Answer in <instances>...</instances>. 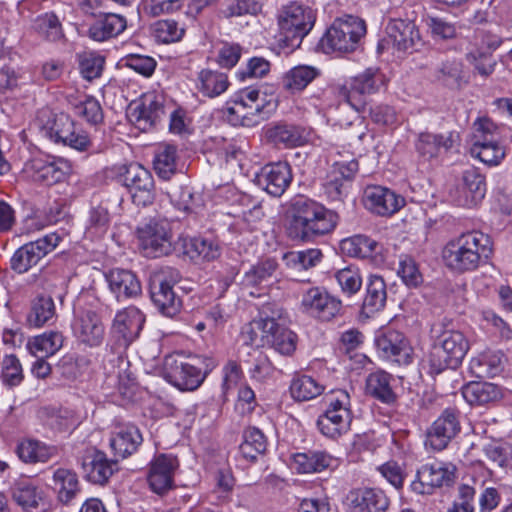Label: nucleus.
I'll return each mask as SVG.
<instances>
[{"label": "nucleus", "instance_id": "1", "mask_svg": "<svg viewBox=\"0 0 512 512\" xmlns=\"http://www.w3.org/2000/svg\"><path fill=\"white\" fill-rule=\"evenodd\" d=\"M288 218L289 237L304 242L332 232L338 223L334 211L305 196H296L290 201Z\"/></svg>", "mask_w": 512, "mask_h": 512}, {"label": "nucleus", "instance_id": "2", "mask_svg": "<svg viewBox=\"0 0 512 512\" xmlns=\"http://www.w3.org/2000/svg\"><path fill=\"white\" fill-rule=\"evenodd\" d=\"M492 253L490 236L479 230H472L449 240L443 248L442 258L451 271L465 273L486 263Z\"/></svg>", "mask_w": 512, "mask_h": 512}, {"label": "nucleus", "instance_id": "3", "mask_svg": "<svg viewBox=\"0 0 512 512\" xmlns=\"http://www.w3.org/2000/svg\"><path fill=\"white\" fill-rule=\"evenodd\" d=\"M215 363L207 357H188L171 354L165 357L163 376L173 386L182 391H194L205 380Z\"/></svg>", "mask_w": 512, "mask_h": 512}, {"label": "nucleus", "instance_id": "4", "mask_svg": "<svg viewBox=\"0 0 512 512\" xmlns=\"http://www.w3.org/2000/svg\"><path fill=\"white\" fill-rule=\"evenodd\" d=\"M469 348V341L461 331H443L424 360L429 374L438 375L447 369L458 368Z\"/></svg>", "mask_w": 512, "mask_h": 512}, {"label": "nucleus", "instance_id": "5", "mask_svg": "<svg viewBox=\"0 0 512 512\" xmlns=\"http://www.w3.org/2000/svg\"><path fill=\"white\" fill-rule=\"evenodd\" d=\"M284 311L275 304H265L260 319L255 321L262 333V344L274 348L282 355H291L297 344L296 334L285 326Z\"/></svg>", "mask_w": 512, "mask_h": 512}, {"label": "nucleus", "instance_id": "6", "mask_svg": "<svg viewBox=\"0 0 512 512\" xmlns=\"http://www.w3.org/2000/svg\"><path fill=\"white\" fill-rule=\"evenodd\" d=\"M326 410L317 419L321 434L338 439L350 430L353 420L351 398L343 389L332 390L324 396Z\"/></svg>", "mask_w": 512, "mask_h": 512}, {"label": "nucleus", "instance_id": "7", "mask_svg": "<svg viewBox=\"0 0 512 512\" xmlns=\"http://www.w3.org/2000/svg\"><path fill=\"white\" fill-rule=\"evenodd\" d=\"M316 16L312 8L298 1L283 5L277 14V22L282 41L289 48L299 47L302 39L315 24Z\"/></svg>", "mask_w": 512, "mask_h": 512}, {"label": "nucleus", "instance_id": "8", "mask_svg": "<svg viewBox=\"0 0 512 512\" xmlns=\"http://www.w3.org/2000/svg\"><path fill=\"white\" fill-rule=\"evenodd\" d=\"M366 34L365 22L355 16L336 19L320 40L324 52L350 53L355 51Z\"/></svg>", "mask_w": 512, "mask_h": 512}, {"label": "nucleus", "instance_id": "9", "mask_svg": "<svg viewBox=\"0 0 512 512\" xmlns=\"http://www.w3.org/2000/svg\"><path fill=\"white\" fill-rule=\"evenodd\" d=\"M266 104L265 95L258 89H242L227 102V119L234 126H256L267 115Z\"/></svg>", "mask_w": 512, "mask_h": 512}, {"label": "nucleus", "instance_id": "10", "mask_svg": "<svg viewBox=\"0 0 512 512\" xmlns=\"http://www.w3.org/2000/svg\"><path fill=\"white\" fill-rule=\"evenodd\" d=\"M140 247L147 257L167 256L174 250L171 222L166 218H151L137 229Z\"/></svg>", "mask_w": 512, "mask_h": 512}, {"label": "nucleus", "instance_id": "11", "mask_svg": "<svg viewBox=\"0 0 512 512\" xmlns=\"http://www.w3.org/2000/svg\"><path fill=\"white\" fill-rule=\"evenodd\" d=\"M145 322L144 314L134 306L119 311L113 321L110 336V350L121 355L138 338Z\"/></svg>", "mask_w": 512, "mask_h": 512}, {"label": "nucleus", "instance_id": "12", "mask_svg": "<svg viewBox=\"0 0 512 512\" xmlns=\"http://www.w3.org/2000/svg\"><path fill=\"white\" fill-rule=\"evenodd\" d=\"M456 466L450 462L434 460L423 464L411 483V489L417 494H432L434 489L448 487L456 480Z\"/></svg>", "mask_w": 512, "mask_h": 512}, {"label": "nucleus", "instance_id": "13", "mask_svg": "<svg viewBox=\"0 0 512 512\" xmlns=\"http://www.w3.org/2000/svg\"><path fill=\"white\" fill-rule=\"evenodd\" d=\"M46 134L56 143H63L78 151H87L92 142L86 132L77 129L69 115L59 113L48 119L43 126Z\"/></svg>", "mask_w": 512, "mask_h": 512}, {"label": "nucleus", "instance_id": "14", "mask_svg": "<svg viewBox=\"0 0 512 512\" xmlns=\"http://www.w3.org/2000/svg\"><path fill=\"white\" fill-rule=\"evenodd\" d=\"M61 241L57 233H50L35 241L28 242L19 247L10 260L13 271L23 274L36 266L47 254L52 252Z\"/></svg>", "mask_w": 512, "mask_h": 512}, {"label": "nucleus", "instance_id": "15", "mask_svg": "<svg viewBox=\"0 0 512 512\" xmlns=\"http://www.w3.org/2000/svg\"><path fill=\"white\" fill-rule=\"evenodd\" d=\"M71 171L70 163L54 156H37L26 162L25 174L34 182L51 186L63 182Z\"/></svg>", "mask_w": 512, "mask_h": 512}, {"label": "nucleus", "instance_id": "16", "mask_svg": "<svg viewBox=\"0 0 512 512\" xmlns=\"http://www.w3.org/2000/svg\"><path fill=\"white\" fill-rule=\"evenodd\" d=\"M164 102L162 95L146 93L139 100L130 103L127 116L137 128L147 131L157 125L166 114Z\"/></svg>", "mask_w": 512, "mask_h": 512}, {"label": "nucleus", "instance_id": "17", "mask_svg": "<svg viewBox=\"0 0 512 512\" xmlns=\"http://www.w3.org/2000/svg\"><path fill=\"white\" fill-rule=\"evenodd\" d=\"M385 83V77L379 68L369 67L362 73L346 81L341 88V94L355 109L363 104V98L378 92Z\"/></svg>", "mask_w": 512, "mask_h": 512}, {"label": "nucleus", "instance_id": "18", "mask_svg": "<svg viewBox=\"0 0 512 512\" xmlns=\"http://www.w3.org/2000/svg\"><path fill=\"white\" fill-rule=\"evenodd\" d=\"M301 309L311 317L329 322L340 314L342 302L321 287H311L302 294Z\"/></svg>", "mask_w": 512, "mask_h": 512}, {"label": "nucleus", "instance_id": "19", "mask_svg": "<svg viewBox=\"0 0 512 512\" xmlns=\"http://www.w3.org/2000/svg\"><path fill=\"white\" fill-rule=\"evenodd\" d=\"M420 42L419 31L413 21L392 19L386 26V37L379 43V48L407 52Z\"/></svg>", "mask_w": 512, "mask_h": 512}, {"label": "nucleus", "instance_id": "20", "mask_svg": "<svg viewBox=\"0 0 512 512\" xmlns=\"http://www.w3.org/2000/svg\"><path fill=\"white\" fill-rule=\"evenodd\" d=\"M460 415L457 408L444 409L427 431V444L434 450L445 449L461 431Z\"/></svg>", "mask_w": 512, "mask_h": 512}, {"label": "nucleus", "instance_id": "21", "mask_svg": "<svg viewBox=\"0 0 512 512\" xmlns=\"http://www.w3.org/2000/svg\"><path fill=\"white\" fill-rule=\"evenodd\" d=\"M123 184L129 189L133 202L147 206L154 200V180L151 173L139 163L125 166Z\"/></svg>", "mask_w": 512, "mask_h": 512}, {"label": "nucleus", "instance_id": "22", "mask_svg": "<svg viewBox=\"0 0 512 512\" xmlns=\"http://www.w3.org/2000/svg\"><path fill=\"white\" fill-rule=\"evenodd\" d=\"M80 465L84 478L98 485H104L117 471V460H112L95 447L86 448L81 457Z\"/></svg>", "mask_w": 512, "mask_h": 512}, {"label": "nucleus", "instance_id": "23", "mask_svg": "<svg viewBox=\"0 0 512 512\" xmlns=\"http://www.w3.org/2000/svg\"><path fill=\"white\" fill-rule=\"evenodd\" d=\"M375 346L380 355L386 359L407 365L412 361V348L403 333L386 329L375 338Z\"/></svg>", "mask_w": 512, "mask_h": 512}, {"label": "nucleus", "instance_id": "24", "mask_svg": "<svg viewBox=\"0 0 512 512\" xmlns=\"http://www.w3.org/2000/svg\"><path fill=\"white\" fill-rule=\"evenodd\" d=\"M292 179L290 165L282 161L266 164L256 175L257 185L274 197L283 195Z\"/></svg>", "mask_w": 512, "mask_h": 512}, {"label": "nucleus", "instance_id": "25", "mask_svg": "<svg viewBox=\"0 0 512 512\" xmlns=\"http://www.w3.org/2000/svg\"><path fill=\"white\" fill-rule=\"evenodd\" d=\"M179 463L171 454L155 456L150 463L148 483L153 492L159 495L165 494L174 484V473Z\"/></svg>", "mask_w": 512, "mask_h": 512}, {"label": "nucleus", "instance_id": "26", "mask_svg": "<svg viewBox=\"0 0 512 512\" xmlns=\"http://www.w3.org/2000/svg\"><path fill=\"white\" fill-rule=\"evenodd\" d=\"M364 205L379 216H391L404 205L405 199L382 186H369L364 191Z\"/></svg>", "mask_w": 512, "mask_h": 512}, {"label": "nucleus", "instance_id": "27", "mask_svg": "<svg viewBox=\"0 0 512 512\" xmlns=\"http://www.w3.org/2000/svg\"><path fill=\"white\" fill-rule=\"evenodd\" d=\"M73 331L78 341L89 347L101 345L105 335V328L100 316L91 310L83 311L77 316L73 324Z\"/></svg>", "mask_w": 512, "mask_h": 512}, {"label": "nucleus", "instance_id": "28", "mask_svg": "<svg viewBox=\"0 0 512 512\" xmlns=\"http://www.w3.org/2000/svg\"><path fill=\"white\" fill-rule=\"evenodd\" d=\"M105 278L118 301L134 299L142 292L141 283L131 270L114 268L105 274Z\"/></svg>", "mask_w": 512, "mask_h": 512}, {"label": "nucleus", "instance_id": "29", "mask_svg": "<svg viewBox=\"0 0 512 512\" xmlns=\"http://www.w3.org/2000/svg\"><path fill=\"white\" fill-rule=\"evenodd\" d=\"M265 137L276 147L294 148L308 141L309 132L301 126L277 123L265 130Z\"/></svg>", "mask_w": 512, "mask_h": 512}, {"label": "nucleus", "instance_id": "30", "mask_svg": "<svg viewBox=\"0 0 512 512\" xmlns=\"http://www.w3.org/2000/svg\"><path fill=\"white\" fill-rule=\"evenodd\" d=\"M151 299L160 312L168 317L175 316L181 308V300L162 275L153 278L150 285Z\"/></svg>", "mask_w": 512, "mask_h": 512}, {"label": "nucleus", "instance_id": "31", "mask_svg": "<svg viewBox=\"0 0 512 512\" xmlns=\"http://www.w3.org/2000/svg\"><path fill=\"white\" fill-rule=\"evenodd\" d=\"M142 441V434L135 425H120L111 433L110 447L116 457L124 459L136 452Z\"/></svg>", "mask_w": 512, "mask_h": 512}, {"label": "nucleus", "instance_id": "32", "mask_svg": "<svg viewBox=\"0 0 512 512\" xmlns=\"http://www.w3.org/2000/svg\"><path fill=\"white\" fill-rule=\"evenodd\" d=\"M457 203L460 206L473 207L479 204L486 194L484 177L474 168L465 170L460 185Z\"/></svg>", "mask_w": 512, "mask_h": 512}, {"label": "nucleus", "instance_id": "33", "mask_svg": "<svg viewBox=\"0 0 512 512\" xmlns=\"http://www.w3.org/2000/svg\"><path fill=\"white\" fill-rule=\"evenodd\" d=\"M127 27L124 16L116 13H101L88 29V36L94 41L103 42L121 34Z\"/></svg>", "mask_w": 512, "mask_h": 512}, {"label": "nucleus", "instance_id": "34", "mask_svg": "<svg viewBox=\"0 0 512 512\" xmlns=\"http://www.w3.org/2000/svg\"><path fill=\"white\" fill-rule=\"evenodd\" d=\"M336 459L325 451H307L292 456L291 467L300 474L319 473L333 468Z\"/></svg>", "mask_w": 512, "mask_h": 512}, {"label": "nucleus", "instance_id": "35", "mask_svg": "<svg viewBox=\"0 0 512 512\" xmlns=\"http://www.w3.org/2000/svg\"><path fill=\"white\" fill-rule=\"evenodd\" d=\"M506 360L502 351L486 350L471 359L469 369L477 378H491L503 371Z\"/></svg>", "mask_w": 512, "mask_h": 512}, {"label": "nucleus", "instance_id": "36", "mask_svg": "<svg viewBox=\"0 0 512 512\" xmlns=\"http://www.w3.org/2000/svg\"><path fill=\"white\" fill-rule=\"evenodd\" d=\"M461 393L471 406L493 404L502 398L501 388L489 382H469L462 387Z\"/></svg>", "mask_w": 512, "mask_h": 512}, {"label": "nucleus", "instance_id": "37", "mask_svg": "<svg viewBox=\"0 0 512 512\" xmlns=\"http://www.w3.org/2000/svg\"><path fill=\"white\" fill-rule=\"evenodd\" d=\"M393 381V376L386 371H374L366 378V392L380 402L392 405L397 401V395L392 387Z\"/></svg>", "mask_w": 512, "mask_h": 512}, {"label": "nucleus", "instance_id": "38", "mask_svg": "<svg viewBox=\"0 0 512 512\" xmlns=\"http://www.w3.org/2000/svg\"><path fill=\"white\" fill-rule=\"evenodd\" d=\"M414 146L418 156L428 161L437 157L442 150L447 151L450 149L452 147V139L449 136L426 131L417 135Z\"/></svg>", "mask_w": 512, "mask_h": 512}, {"label": "nucleus", "instance_id": "39", "mask_svg": "<svg viewBox=\"0 0 512 512\" xmlns=\"http://www.w3.org/2000/svg\"><path fill=\"white\" fill-rule=\"evenodd\" d=\"M229 85L226 73L212 69H202L196 79V89L208 98L220 96L228 89Z\"/></svg>", "mask_w": 512, "mask_h": 512}, {"label": "nucleus", "instance_id": "40", "mask_svg": "<svg viewBox=\"0 0 512 512\" xmlns=\"http://www.w3.org/2000/svg\"><path fill=\"white\" fill-rule=\"evenodd\" d=\"M53 489L61 503H70L80 493L77 474L70 469L58 468L53 473Z\"/></svg>", "mask_w": 512, "mask_h": 512}, {"label": "nucleus", "instance_id": "41", "mask_svg": "<svg viewBox=\"0 0 512 512\" xmlns=\"http://www.w3.org/2000/svg\"><path fill=\"white\" fill-rule=\"evenodd\" d=\"M64 337L58 331H48L30 338L26 343L27 350L37 358L54 355L63 346Z\"/></svg>", "mask_w": 512, "mask_h": 512}, {"label": "nucleus", "instance_id": "42", "mask_svg": "<svg viewBox=\"0 0 512 512\" xmlns=\"http://www.w3.org/2000/svg\"><path fill=\"white\" fill-rule=\"evenodd\" d=\"M341 251L355 258H374L380 253L381 245L374 239L365 235H354L343 239L340 243Z\"/></svg>", "mask_w": 512, "mask_h": 512}, {"label": "nucleus", "instance_id": "43", "mask_svg": "<svg viewBox=\"0 0 512 512\" xmlns=\"http://www.w3.org/2000/svg\"><path fill=\"white\" fill-rule=\"evenodd\" d=\"M57 450L53 446H48L43 442L32 439L21 441L16 448L18 457L25 463L47 462Z\"/></svg>", "mask_w": 512, "mask_h": 512}, {"label": "nucleus", "instance_id": "44", "mask_svg": "<svg viewBox=\"0 0 512 512\" xmlns=\"http://www.w3.org/2000/svg\"><path fill=\"white\" fill-rule=\"evenodd\" d=\"M32 31L41 39L57 42L64 38L62 24L52 12L38 15L32 22Z\"/></svg>", "mask_w": 512, "mask_h": 512}, {"label": "nucleus", "instance_id": "45", "mask_svg": "<svg viewBox=\"0 0 512 512\" xmlns=\"http://www.w3.org/2000/svg\"><path fill=\"white\" fill-rule=\"evenodd\" d=\"M387 299L386 284L382 277L371 275L366 287L362 309L369 315L384 308Z\"/></svg>", "mask_w": 512, "mask_h": 512}, {"label": "nucleus", "instance_id": "46", "mask_svg": "<svg viewBox=\"0 0 512 512\" xmlns=\"http://www.w3.org/2000/svg\"><path fill=\"white\" fill-rule=\"evenodd\" d=\"M267 449V440L263 432L256 427H248L243 432V441L239 446V451L243 458L254 462L259 455L265 453Z\"/></svg>", "mask_w": 512, "mask_h": 512}, {"label": "nucleus", "instance_id": "47", "mask_svg": "<svg viewBox=\"0 0 512 512\" xmlns=\"http://www.w3.org/2000/svg\"><path fill=\"white\" fill-rule=\"evenodd\" d=\"M355 502L359 512H386L390 505L385 492L378 488L359 490Z\"/></svg>", "mask_w": 512, "mask_h": 512}, {"label": "nucleus", "instance_id": "48", "mask_svg": "<svg viewBox=\"0 0 512 512\" xmlns=\"http://www.w3.org/2000/svg\"><path fill=\"white\" fill-rule=\"evenodd\" d=\"M153 166L156 174L169 180L177 169V149L174 145L162 144L156 149Z\"/></svg>", "mask_w": 512, "mask_h": 512}, {"label": "nucleus", "instance_id": "49", "mask_svg": "<svg viewBox=\"0 0 512 512\" xmlns=\"http://www.w3.org/2000/svg\"><path fill=\"white\" fill-rule=\"evenodd\" d=\"M56 309L50 296H38L32 303L27 315V323L33 327H41L55 318Z\"/></svg>", "mask_w": 512, "mask_h": 512}, {"label": "nucleus", "instance_id": "50", "mask_svg": "<svg viewBox=\"0 0 512 512\" xmlns=\"http://www.w3.org/2000/svg\"><path fill=\"white\" fill-rule=\"evenodd\" d=\"M319 71L312 66L299 65L290 69L283 77V87L291 93L302 91L317 76Z\"/></svg>", "mask_w": 512, "mask_h": 512}, {"label": "nucleus", "instance_id": "51", "mask_svg": "<svg viewBox=\"0 0 512 512\" xmlns=\"http://www.w3.org/2000/svg\"><path fill=\"white\" fill-rule=\"evenodd\" d=\"M110 216L108 209L102 205L91 207L85 227V237L91 240L102 238L108 231Z\"/></svg>", "mask_w": 512, "mask_h": 512}, {"label": "nucleus", "instance_id": "52", "mask_svg": "<svg viewBox=\"0 0 512 512\" xmlns=\"http://www.w3.org/2000/svg\"><path fill=\"white\" fill-rule=\"evenodd\" d=\"M324 387L313 377L297 375L290 384L291 396L297 401H309L321 395Z\"/></svg>", "mask_w": 512, "mask_h": 512}, {"label": "nucleus", "instance_id": "53", "mask_svg": "<svg viewBox=\"0 0 512 512\" xmlns=\"http://www.w3.org/2000/svg\"><path fill=\"white\" fill-rule=\"evenodd\" d=\"M323 259L320 249L311 248L301 251H290L284 254L286 265L296 270H308L316 267Z\"/></svg>", "mask_w": 512, "mask_h": 512}, {"label": "nucleus", "instance_id": "54", "mask_svg": "<svg viewBox=\"0 0 512 512\" xmlns=\"http://www.w3.org/2000/svg\"><path fill=\"white\" fill-rule=\"evenodd\" d=\"M470 151L472 156L489 166L498 165L506 155V149L502 141L475 142Z\"/></svg>", "mask_w": 512, "mask_h": 512}, {"label": "nucleus", "instance_id": "55", "mask_svg": "<svg viewBox=\"0 0 512 512\" xmlns=\"http://www.w3.org/2000/svg\"><path fill=\"white\" fill-rule=\"evenodd\" d=\"M277 266V262L271 258L258 262L245 272L243 285L250 287L261 285L272 277Z\"/></svg>", "mask_w": 512, "mask_h": 512}, {"label": "nucleus", "instance_id": "56", "mask_svg": "<svg viewBox=\"0 0 512 512\" xmlns=\"http://www.w3.org/2000/svg\"><path fill=\"white\" fill-rule=\"evenodd\" d=\"M484 454L494 467L504 471L512 470V445L510 444H487Z\"/></svg>", "mask_w": 512, "mask_h": 512}, {"label": "nucleus", "instance_id": "57", "mask_svg": "<svg viewBox=\"0 0 512 512\" xmlns=\"http://www.w3.org/2000/svg\"><path fill=\"white\" fill-rule=\"evenodd\" d=\"M105 59L95 52H83L78 54L79 70L83 78L92 81L102 74Z\"/></svg>", "mask_w": 512, "mask_h": 512}, {"label": "nucleus", "instance_id": "58", "mask_svg": "<svg viewBox=\"0 0 512 512\" xmlns=\"http://www.w3.org/2000/svg\"><path fill=\"white\" fill-rule=\"evenodd\" d=\"M187 254L191 259L197 261H212L219 257L220 250L219 246L213 241L199 237L191 239L187 248Z\"/></svg>", "mask_w": 512, "mask_h": 512}, {"label": "nucleus", "instance_id": "59", "mask_svg": "<svg viewBox=\"0 0 512 512\" xmlns=\"http://www.w3.org/2000/svg\"><path fill=\"white\" fill-rule=\"evenodd\" d=\"M335 279L341 288L343 294L352 296L362 287V277L356 267H346L335 273Z\"/></svg>", "mask_w": 512, "mask_h": 512}, {"label": "nucleus", "instance_id": "60", "mask_svg": "<svg viewBox=\"0 0 512 512\" xmlns=\"http://www.w3.org/2000/svg\"><path fill=\"white\" fill-rule=\"evenodd\" d=\"M23 369L20 360L14 355H5L2 360L1 379L6 386L15 387L23 381Z\"/></svg>", "mask_w": 512, "mask_h": 512}, {"label": "nucleus", "instance_id": "61", "mask_svg": "<svg viewBox=\"0 0 512 512\" xmlns=\"http://www.w3.org/2000/svg\"><path fill=\"white\" fill-rule=\"evenodd\" d=\"M152 29L154 37L162 43L179 41L184 34V29L179 27L176 21L170 19L155 22Z\"/></svg>", "mask_w": 512, "mask_h": 512}, {"label": "nucleus", "instance_id": "62", "mask_svg": "<svg viewBox=\"0 0 512 512\" xmlns=\"http://www.w3.org/2000/svg\"><path fill=\"white\" fill-rule=\"evenodd\" d=\"M476 142H501L503 127L498 126L490 118H478L475 123Z\"/></svg>", "mask_w": 512, "mask_h": 512}, {"label": "nucleus", "instance_id": "63", "mask_svg": "<svg viewBox=\"0 0 512 512\" xmlns=\"http://www.w3.org/2000/svg\"><path fill=\"white\" fill-rule=\"evenodd\" d=\"M349 184L337 177V172L328 171L322 184L324 194L330 201H342L348 193Z\"/></svg>", "mask_w": 512, "mask_h": 512}, {"label": "nucleus", "instance_id": "64", "mask_svg": "<svg viewBox=\"0 0 512 512\" xmlns=\"http://www.w3.org/2000/svg\"><path fill=\"white\" fill-rule=\"evenodd\" d=\"M13 499L23 509L31 511L36 509L42 500L41 493L33 485L18 486L13 490Z\"/></svg>", "mask_w": 512, "mask_h": 512}]
</instances>
